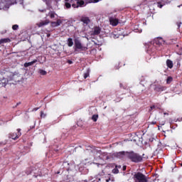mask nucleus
<instances>
[{"instance_id":"1","label":"nucleus","mask_w":182,"mask_h":182,"mask_svg":"<svg viewBox=\"0 0 182 182\" xmlns=\"http://www.w3.org/2000/svg\"><path fill=\"white\" fill-rule=\"evenodd\" d=\"M75 50H79L80 52H82V50H87V47L82 44L79 40H75Z\"/></svg>"},{"instance_id":"2","label":"nucleus","mask_w":182,"mask_h":182,"mask_svg":"<svg viewBox=\"0 0 182 182\" xmlns=\"http://www.w3.org/2000/svg\"><path fill=\"white\" fill-rule=\"evenodd\" d=\"M135 182H147V178L141 173H137L134 175Z\"/></svg>"},{"instance_id":"3","label":"nucleus","mask_w":182,"mask_h":182,"mask_svg":"<svg viewBox=\"0 0 182 182\" xmlns=\"http://www.w3.org/2000/svg\"><path fill=\"white\" fill-rule=\"evenodd\" d=\"M129 159L132 160V161H134V163H139V161H141L142 160L141 156L133 152L129 154Z\"/></svg>"},{"instance_id":"4","label":"nucleus","mask_w":182,"mask_h":182,"mask_svg":"<svg viewBox=\"0 0 182 182\" xmlns=\"http://www.w3.org/2000/svg\"><path fill=\"white\" fill-rule=\"evenodd\" d=\"M77 1V4H73V8H79V6H82L85 5V1L83 0H75Z\"/></svg>"},{"instance_id":"5","label":"nucleus","mask_w":182,"mask_h":182,"mask_svg":"<svg viewBox=\"0 0 182 182\" xmlns=\"http://www.w3.org/2000/svg\"><path fill=\"white\" fill-rule=\"evenodd\" d=\"M109 22L112 26H117L119 24V20L115 18H110Z\"/></svg>"},{"instance_id":"6","label":"nucleus","mask_w":182,"mask_h":182,"mask_svg":"<svg viewBox=\"0 0 182 182\" xmlns=\"http://www.w3.org/2000/svg\"><path fill=\"white\" fill-rule=\"evenodd\" d=\"M17 132H18V134H11L9 136V137H11V139H13V140H16V139H18V137H19L21 136V133L19 132H21V129H17Z\"/></svg>"},{"instance_id":"7","label":"nucleus","mask_w":182,"mask_h":182,"mask_svg":"<svg viewBox=\"0 0 182 182\" xmlns=\"http://www.w3.org/2000/svg\"><path fill=\"white\" fill-rule=\"evenodd\" d=\"M63 22V20H58L56 22H52L51 23V26L53 28H55L56 26H60V24Z\"/></svg>"},{"instance_id":"8","label":"nucleus","mask_w":182,"mask_h":182,"mask_svg":"<svg viewBox=\"0 0 182 182\" xmlns=\"http://www.w3.org/2000/svg\"><path fill=\"white\" fill-rule=\"evenodd\" d=\"M81 21L83 23H85V25H89V23H90V19L87 17H82Z\"/></svg>"},{"instance_id":"9","label":"nucleus","mask_w":182,"mask_h":182,"mask_svg":"<svg viewBox=\"0 0 182 182\" xmlns=\"http://www.w3.org/2000/svg\"><path fill=\"white\" fill-rule=\"evenodd\" d=\"M49 20H46L45 21H41L38 23H37L38 26L41 28V26H45V25H48L49 23Z\"/></svg>"},{"instance_id":"10","label":"nucleus","mask_w":182,"mask_h":182,"mask_svg":"<svg viewBox=\"0 0 182 182\" xmlns=\"http://www.w3.org/2000/svg\"><path fill=\"white\" fill-rule=\"evenodd\" d=\"M155 90L156 92H163V90H166V87L158 85L157 87H155Z\"/></svg>"},{"instance_id":"11","label":"nucleus","mask_w":182,"mask_h":182,"mask_svg":"<svg viewBox=\"0 0 182 182\" xmlns=\"http://www.w3.org/2000/svg\"><path fill=\"white\" fill-rule=\"evenodd\" d=\"M65 7L67 9L70 8V6H72L71 4L72 2H73V0H65Z\"/></svg>"},{"instance_id":"12","label":"nucleus","mask_w":182,"mask_h":182,"mask_svg":"<svg viewBox=\"0 0 182 182\" xmlns=\"http://www.w3.org/2000/svg\"><path fill=\"white\" fill-rule=\"evenodd\" d=\"M36 62H38V60H34L31 62L26 63H24V67L28 68V66H32V65H34V63H36Z\"/></svg>"},{"instance_id":"13","label":"nucleus","mask_w":182,"mask_h":182,"mask_svg":"<svg viewBox=\"0 0 182 182\" xmlns=\"http://www.w3.org/2000/svg\"><path fill=\"white\" fill-rule=\"evenodd\" d=\"M99 33H100V28L95 27L92 35H99Z\"/></svg>"},{"instance_id":"14","label":"nucleus","mask_w":182,"mask_h":182,"mask_svg":"<svg viewBox=\"0 0 182 182\" xmlns=\"http://www.w3.org/2000/svg\"><path fill=\"white\" fill-rule=\"evenodd\" d=\"M8 80H6V79L5 78H2L1 80H0V86H5V85H6Z\"/></svg>"},{"instance_id":"15","label":"nucleus","mask_w":182,"mask_h":182,"mask_svg":"<svg viewBox=\"0 0 182 182\" xmlns=\"http://www.w3.org/2000/svg\"><path fill=\"white\" fill-rule=\"evenodd\" d=\"M166 65H167L168 68L171 69L173 68V61H171L170 60H166Z\"/></svg>"},{"instance_id":"16","label":"nucleus","mask_w":182,"mask_h":182,"mask_svg":"<svg viewBox=\"0 0 182 182\" xmlns=\"http://www.w3.org/2000/svg\"><path fill=\"white\" fill-rule=\"evenodd\" d=\"M68 46H70V47L73 46V40H72V38H68Z\"/></svg>"},{"instance_id":"17","label":"nucleus","mask_w":182,"mask_h":182,"mask_svg":"<svg viewBox=\"0 0 182 182\" xmlns=\"http://www.w3.org/2000/svg\"><path fill=\"white\" fill-rule=\"evenodd\" d=\"M97 119H99V115L97 114H94L92 117V120H93V122H97Z\"/></svg>"},{"instance_id":"18","label":"nucleus","mask_w":182,"mask_h":182,"mask_svg":"<svg viewBox=\"0 0 182 182\" xmlns=\"http://www.w3.org/2000/svg\"><path fill=\"white\" fill-rule=\"evenodd\" d=\"M6 42H9V39L8 38L1 39L0 40V45L2 43H6Z\"/></svg>"},{"instance_id":"19","label":"nucleus","mask_w":182,"mask_h":182,"mask_svg":"<svg viewBox=\"0 0 182 182\" xmlns=\"http://www.w3.org/2000/svg\"><path fill=\"white\" fill-rule=\"evenodd\" d=\"M112 173H114V174H117L119 173V169H117V167L112 170Z\"/></svg>"},{"instance_id":"20","label":"nucleus","mask_w":182,"mask_h":182,"mask_svg":"<svg viewBox=\"0 0 182 182\" xmlns=\"http://www.w3.org/2000/svg\"><path fill=\"white\" fill-rule=\"evenodd\" d=\"M49 15H50V17L51 18H55V12L51 11V12L49 13Z\"/></svg>"},{"instance_id":"21","label":"nucleus","mask_w":182,"mask_h":182,"mask_svg":"<svg viewBox=\"0 0 182 182\" xmlns=\"http://www.w3.org/2000/svg\"><path fill=\"white\" fill-rule=\"evenodd\" d=\"M39 73H41V75H43V76H45V75H46V71L43 70H39Z\"/></svg>"},{"instance_id":"22","label":"nucleus","mask_w":182,"mask_h":182,"mask_svg":"<svg viewBox=\"0 0 182 182\" xmlns=\"http://www.w3.org/2000/svg\"><path fill=\"white\" fill-rule=\"evenodd\" d=\"M18 25H14V26H12V29H14V31H16V29H18Z\"/></svg>"},{"instance_id":"23","label":"nucleus","mask_w":182,"mask_h":182,"mask_svg":"<svg viewBox=\"0 0 182 182\" xmlns=\"http://www.w3.org/2000/svg\"><path fill=\"white\" fill-rule=\"evenodd\" d=\"M171 80H173V78L171 77H168L166 82L170 83V82H171Z\"/></svg>"},{"instance_id":"24","label":"nucleus","mask_w":182,"mask_h":182,"mask_svg":"<svg viewBox=\"0 0 182 182\" xmlns=\"http://www.w3.org/2000/svg\"><path fill=\"white\" fill-rule=\"evenodd\" d=\"M87 77H89V72L88 71L84 75V78L86 79Z\"/></svg>"},{"instance_id":"25","label":"nucleus","mask_w":182,"mask_h":182,"mask_svg":"<svg viewBox=\"0 0 182 182\" xmlns=\"http://www.w3.org/2000/svg\"><path fill=\"white\" fill-rule=\"evenodd\" d=\"M41 117H46V114H45L43 112H41Z\"/></svg>"},{"instance_id":"26","label":"nucleus","mask_w":182,"mask_h":182,"mask_svg":"<svg viewBox=\"0 0 182 182\" xmlns=\"http://www.w3.org/2000/svg\"><path fill=\"white\" fill-rule=\"evenodd\" d=\"M68 63H69L70 65H72V61H71V60H68Z\"/></svg>"},{"instance_id":"27","label":"nucleus","mask_w":182,"mask_h":182,"mask_svg":"<svg viewBox=\"0 0 182 182\" xmlns=\"http://www.w3.org/2000/svg\"><path fill=\"white\" fill-rule=\"evenodd\" d=\"M123 170H126V166H123Z\"/></svg>"},{"instance_id":"28","label":"nucleus","mask_w":182,"mask_h":182,"mask_svg":"<svg viewBox=\"0 0 182 182\" xmlns=\"http://www.w3.org/2000/svg\"><path fill=\"white\" fill-rule=\"evenodd\" d=\"M124 154V152H119V154Z\"/></svg>"},{"instance_id":"29","label":"nucleus","mask_w":182,"mask_h":182,"mask_svg":"<svg viewBox=\"0 0 182 182\" xmlns=\"http://www.w3.org/2000/svg\"><path fill=\"white\" fill-rule=\"evenodd\" d=\"M151 109H154V106L151 107Z\"/></svg>"},{"instance_id":"30","label":"nucleus","mask_w":182,"mask_h":182,"mask_svg":"<svg viewBox=\"0 0 182 182\" xmlns=\"http://www.w3.org/2000/svg\"><path fill=\"white\" fill-rule=\"evenodd\" d=\"M152 124H156V122H151Z\"/></svg>"},{"instance_id":"31","label":"nucleus","mask_w":182,"mask_h":182,"mask_svg":"<svg viewBox=\"0 0 182 182\" xmlns=\"http://www.w3.org/2000/svg\"><path fill=\"white\" fill-rule=\"evenodd\" d=\"M0 77H2V75H0Z\"/></svg>"},{"instance_id":"32","label":"nucleus","mask_w":182,"mask_h":182,"mask_svg":"<svg viewBox=\"0 0 182 182\" xmlns=\"http://www.w3.org/2000/svg\"><path fill=\"white\" fill-rule=\"evenodd\" d=\"M107 182H109V180H107Z\"/></svg>"},{"instance_id":"33","label":"nucleus","mask_w":182,"mask_h":182,"mask_svg":"<svg viewBox=\"0 0 182 182\" xmlns=\"http://www.w3.org/2000/svg\"><path fill=\"white\" fill-rule=\"evenodd\" d=\"M161 39H162V38H160V40H161Z\"/></svg>"},{"instance_id":"34","label":"nucleus","mask_w":182,"mask_h":182,"mask_svg":"<svg viewBox=\"0 0 182 182\" xmlns=\"http://www.w3.org/2000/svg\"><path fill=\"white\" fill-rule=\"evenodd\" d=\"M160 8H161V6H160Z\"/></svg>"}]
</instances>
